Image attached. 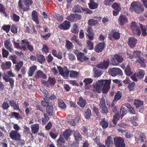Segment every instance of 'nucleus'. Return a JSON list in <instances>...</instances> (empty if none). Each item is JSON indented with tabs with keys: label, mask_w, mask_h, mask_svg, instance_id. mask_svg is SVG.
Here are the masks:
<instances>
[{
	"label": "nucleus",
	"mask_w": 147,
	"mask_h": 147,
	"mask_svg": "<svg viewBox=\"0 0 147 147\" xmlns=\"http://www.w3.org/2000/svg\"><path fill=\"white\" fill-rule=\"evenodd\" d=\"M111 82L110 79L98 80L96 82V84L94 85L93 91L100 93L102 89V93L107 94L109 91Z\"/></svg>",
	"instance_id": "obj_1"
},
{
	"label": "nucleus",
	"mask_w": 147,
	"mask_h": 147,
	"mask_svg": "<svg viewBox=\"0 0 147 147\" xmlns=\"http://www.w3.org/2000/svg\"><path fill=\"white\" fill-rule=\"evenodd\" d=\"M57 68L60 74L65 79H68L69 72V77L70 78H76L78 77L79 76V72L72 70L69 71L66 66H64L63 68L60 66H58Z\"/></svg>",
	"instance_id": "obj_2"
},
{
	"label": "nucleus",
	"mask_w": 147,
	"mask_h": 147,
	"mask_svg": "<svg viewBox=\"0 0 147 147\" xmlns=\"http://www.w3.org/2000/svg\"><path fill=\"white\" fill-rule=\"evenodd\" d=\"M130 10L131 12L135 11L138 14L141 13L144 11L143 5L138 1L132 2L131 5Z\"/></svg>",
	"instance_id": "obj_3"
},
{
	"label": "nucleus",
	"mask_w": 147,
	"mask_h": 147,
	"mask_svg": "<svg viewBox=\"0 0 147 147\" xmlns=\"http://www.w3.org/2000/svg\"><path fill=\"white\" fill-rule=\"evenodd\" d=\"M23 3L26 6L23 5L21 1H19L18 5L20 9H22L24 11H27L30 9V6L33 3L32 0H22Z\"/></svg>",
	"instance_id": "obj_4"
},
{
	"label": "nucleus",
	"mask_w": 147,
	"mask_h": 147,
	"mask_svg": "<svg viewBox=\"0 0 147 147\" xmlns=\"http://www.w3.org/2000/svg\"><path fill=\"white\" fill-rule=\"evenodd\" d=\"M114 144L116 147H125L126 144L125 140L121 137H115L113 139Z\"/></svg>",
	"instance_id": "obj_5"
},
{
	"label": "nucleus",
	"mask_w": 147,
	"mask_h": 147,
	"mask_svg": "<svg viewBox=\"0 0 147 147\" xmlns=\"http://www.w3.org/2000/svg\"><path fill=\"white\" fill-rule=\"evenodd\" d=\"M120 38V33L119 31L117 30H113L108 34V38L111 40L113 38L115 40H118Z\"/></svg>",
	"instance_id": "obj_6"
},
{
	"label": "nucleus",
	"mask_w": 147,
	"mask_h": 147,
	"mask_svg": "<svg viewBox=\"0 0 147 147\" xmlns=\"http://www.w3.org/2000/svg\"><path fill=\"white\" fill-rule=\"evenodd\" d=\"M130 28L132 30L134 34L139 36L141 34V30L138 26H137L136 22H133L131 23Z\"/></svg>",
	"instance_id": "obj_7"
},
{
	"label": "nucleus",
	"mask_w": 147,
	"mask_h": 147,
	"mask_svg": "<svg viewBox=\"0 0 147 147\" xmlns=\"http://www.w3.org/2000/svg\"><path fill=\"white\" fill-rule=\"evenodd\" d=\"M10 138L16 141H19L21 138V135L16 131L11 130L9 133Z\"/></svg>",
	"instance_id": "obj_8"
},
{
	"label": "nucleus",
	"mask_w": 147,
	"mask_h": 147,
	"mask_svg": "<svg viewBox=\"0 0 147 147\" xmlns=\"http://www.w3.org/2000/svg\"><path fill=\"white\" fill-rule=\"evenodd\" d=\"M86 30L87 32V33H86L87 37L90 40H92L94 39V33L92 27L90 26H88Z\"/></svg>",
	"instance_id": "obj_9"
},
{
	"label": "nucleus",
	"mask_w": 147,
	"mask_h": 147,
	"mask_svg": "<svg viewBox=\"0 0 147 147\" xmlns=\"http://www.w3.org/2000/svg\"><path fill=\"white\" fill-rule=\"evenodd\" d=\"M110 60L109 59L107 60H104L102 62H101L96 65V67L102 69H107L109 65Z\"/></svg>",
	"instance_id": "obj_10"
},
{
	"label": "nucleus",
	"mask_w": 147,
	"mask_h": 147,
	"mask_svg": "<svg viewBox=\"0 0 147 147\" xmlns=\"http://www.w3.org/2000/svg\"><path fill=\"white\" fill-rule=\"evenodd\" d=\"M106 47L105 43L103 42L98 43L94 48V50L96 53H100L102 52Z\"/></svg>",
	"instance_id": "obj_11"
},
{
	"label": "nucleus",
	"mask_w": 147,
	"mask_h": 147,
	"mask_svg": "<svg viewBox=\"0 0 147 147\" xmlns=\"http://www.w3.org/2000/svg\"><path fill=\"white\" fill-rule=\"evenodd\" d=\"M122 70L120 69L114 67L109 70V74L113 76H115L118 75H121Z\"/></svg>",
	"instance_id": "obj_12"
},
{
	"label": "nucleus",
	"mask_w": 147,
	"mask_h": 147,
	"mask_svg": "<svg viewBox=\"0 0 147 147\" xmlns=\"http://www.w3.org/2000/svg\"><path fill=\"white\" fill-rule=\"evenodd\" d=\"M128 20L127 17L124 15H121L118 19V22L119 24L123 26L127 23Z\"/></svg>",
	"instance_id": "obj_13"
},
{
	"label": "nucleus",
	"mask_w": 147,
	"mask_h": 147,
	"mask_svg": "<svg viewBox=\"0 0 147 147\" xmlns=\"http://www.w3.org/2000/svg\"><path fill=\"white\" fill-rule=\"evenodd\" d=\"M93 81V80L91 78H85L83 82L84 83V88L86 90H89L91 87V84Z\"/></svg>",
	"instance_id": "obj_14"
},
{
	"label": "nucleus",
	"mask_w": 147,
	"mask_h": 147,
	"mask_svg": "<svg viewBox=\"0 0 147 147\" xmlns=\"http://www.w3.org/2000/svg\"><path fill=\"white\" fill-rule=\"evenodd\" d=\"M70 27V23L68 21L65 20L58 27L61 29L66 30L69 29Z\"/></svg>",
	"instance_id": "obj_15"
},
{
	"label": "nucleus",
	"mask_w": 147,
	"mask_h": 147,
	"mask_svg": "<svg viewBox=\"0 0 147 147\" xmlns=\"http://www.w3.org/2000/svg\"><path fill=\"white\" fill-rule=\"evenodd\" d=\"M112 7L114 9L113 11V15L114 16H117L121 9L120 7L117 3H114L112 5Z\"/></svg>",
	"instance_id": "obj_16"
},
{
	"label": "nucleus",
	"mask_w": 147,
	"mask_h": 147,
	"mask_svg": "<svg viewBox=\"0 0 147 147\" xmlns=\"http://www.w3.org/2000/svg\"><path fill=\"white\" fill-rule=\"evenodd\" d=\"M135 62L140 64L141 67L145 68L146 66L145 63L147 62L146 59L142 57H141L136 60Z\"/></svg>",
	"instance_id": "obj_17"
},
{
	"label": "nucleus",
	"mask_w": 147,
	"mask_h": 147,
	"mask_svg": "<svg viewBox=\"0 0 147 147\" xmlns=\"http://www.w3.org/2000/svg\"><path fill=\"white\" fill-rule=\"evenodd\" d=\"M22 44L26 45L28 50L30 52H32L34 49L33 46L29 44L28 40L26 39H23L21 40Z\"/></svg>",
	"instance_id": "obj_18"
},
{
	"label": "nucleus",
	"mask_w": 147,
	"mask_h": 147,
	"mask_svg": "<svg viewBox=\"0 0 147 147\" xmlns=\"http://www.w3.org/2000/svg\"><path fill=\"white\" fill-rule=\"evenodd\" d=\"M34 77L36 79L39 78H43L45 79L47 78V76L45 74L43 73V71L40 70H38L35 73Z\"/></svg>",
	"instance_id": "obj_19"
},
{
	"label": "nucleus",
	"mask_w": 147,
	"mask_h": 147,
	"mask_svg": "<svg viewBox=\"0 0 147 147\" xmlns=\"http://www.w3.org/2000/svg\"><path fill=\"white\" fill-rule=\"evenodd\" d=\"M137 42L136 39L133 37H131L128 39V44L131 48H133L136 45Z\"/></svg>",
	"instance_id": "obj_20"
},
{
	"label": "nucleus",
	"mask_w": 147,
	"mask_h": 147,
	"mask_svg": "<svg viewBox=\"0 0 147 147\" xmlns=\"http://www.w3.org/2000/svg\"><path fill=\"white\" fill-rule=\"evenodd\" d=\"M32 19L36 24L38 25L39 24L38 14L37 11L35 10H33L31 13Z\"/></svg>",
	"instance_id": "obj_21"
},
{
	"label": "nucleus",
	"mask_w": 147,
	"mask_h": 147,
	"mask_svg": "<svg viewBox=\"0 0 147 147\" xmlns=\"http://www.w3.org/2000/svg\"><path fill=\"white\" fill-rule=\"evenodd\" d=\"M4 45L5 48L10 52H12L13 51V49L12 48L9 39L4 41Z\"/></svg>",
	"instance_id": "obj_22"
},
{
	"label": "nucleus",
	"mask_w": 147,
	"mask_h": 147,
	"mask_svg": "<svg viewBox=\"0 0 147 147\" xmlns=\"http://www.w3.org/2000/svg\"><path fill=\"white\" fill-rule=\"evenodd\" d=\"M77 59L80 61L81 62H83L88 60V58L85 56L84 53L80 52V53L77 55Z\"/></svg>",
	"instance_id": "obj_23"
},
{
	"label": "nucleus",
	"mask_w": 147,
	"mask_h": 147,
	"mask_svg": "<svg viewBox=\"0 0 147 147\" xmlns=\"http://www.w3.org/2000/svg\"><path fill=\"white\" fill-rule=\"evenodd\" d=\"M97 17H95L94 19H89L88 21V26H94L97 24L99 23V21L98 20L95 19V18H98Z\"/></svg>",
	"instance_id": "obj_24"
},
{
	"label": "nucleus",
	"mask_w": 147,
	"mask_h": 147,
	"mask_svg": "<svg viewBox=\"0 0 147 147\" xmlns=\"http://www.w3.org/2000/svg\"><path fill=\"white\" fill-rule=\"evenodd\" d=\"M54 108L53 106L50 104L47 106L46 108V112L49 116H53Z\"/></svg>",
	"instance_id": "obj_25"
},
{
	"label": "nucleus",
	"mask_w": 147,
	"mask_h": 147,
	"mask_svg": "<svg viewBox=\"0 0 147 147\" xmlns=\"http://www.w3.org/2000/svg\"><path fill=\"white\" fill-rule=\"evenodd\" d=\"M74 136L75 140L77 142H79L82 140V137L80 134L79 131H76L74 132Z\"/></svg>",
	"instance_id": "obj_26"
},
{
	"label": "nucleus",
	"mask_w": 147,
	"mask_h": 147,
	"mask_svg": "<svg viewBox=\"0 0 147 147\" xmlns=\"http://www.w3.org/2000/svg\"><path fill=\"white\" fill-rule=\"evenodd\" d=\"M37 66L36 65H33L30 66L29 69V70L28 73V76L31 77L34 74L35 71L37 69Z\"/></svg>",
	"instance_id": "obj_27"
},
{
	"label": "nucleus",
	"mask_w": 147,
	"mask_h": 147,
	"mask_svg": "<svg viewBox=\"0 0 147 147\" xmlns=\"http://www.w3.org/2000/svg\"><path fill=\"white\" fill-rule=\"evenodd\" d=\"M83 7L79 5H75L72 8V11L75 13H78L82 12Z\"/></svg>",
	"instance_id": "obj_28"
},
{
	"label": "nucleus",
	"mask_w": 147,
	"mask_h": 147,
	"mask_svg": "<svg viewBox=\"0 0 147 147\" xmlns=\"http://www.w3.org/2000/svg\"><path fill=\"white\" fill-rule=\"evenodd\" d=\"M31 129L32 132L35 134L36 133L39 129V126L38 124H32L31 125Z\"/></svg>",
	"instance_id": "obj_29"
},
{
	"label": "nucleus",
	"mask_w": 147,
	"mask_h": 147,
	"mask_svg": "<svg viewBox=\"0 0 147 147\" xmlns=\"http://www.w3.org/2000/svg\"><path fill=\"white\" fill-rule=\"evenodd\" d=\"M77 103L80 107L83 108L86 105V102L82 97L81 96L80 97L79 101L77 102Z\"/></svg>",
	"instance_id": "obj_30"
},
{
	"label": "nucleus",
	"mask_w": 147,
	"mask_h": 147,
	"mask_svg": "<svg viewBox=\"0 0 147 147\" xmlns=\"http://www.w3.org/2000/svg\"><path fill=\"white\" fill-rule=\"evenodd\" d=\"M136 74V76L139 79H142L144 77L145 72L143 70L140 69L138 70V72Z\"/></svg>",
	"instance_id": "obj_31"
},
{
	"label": "nucleus",
	"mask_w": 147,
	"mask_h": 147,
	"mask_svg": "<svg viewBox=\"0 0 147 147\" xmlns=\"http://www.w3.org/2000/svg\"><path fill=\"white\" fill-rule=\"evenodd\" d=\"M135 102H134L133 104L136 108L140 107L143 105L144 102L139 99H135L134 100Z\"/></svg>",
	"instance_id": "obj_32"
},
{
	"label": "nucleus",
	"mask_w": 147,
	"mask_h": 147,
	"mask_svg": "<svg viewBox=\"0 0 147 147\" xmlns=\"http://www.w3.org/2000/svg\"><path fill=\"white\" fill-rule=\"evenodd\" d=\"M122 97L121 93L120 91H118L115 95L113 101L116 102L121 99Z\"/></svg>",
	"instance_id": "obj_33"
},
{
	"label": "nucleus",
	"mask_w": 147,
	"mask_h": 147,
	"mask_svg": "<svg viewBox=\"0 0 147 147\" xmlns=\"http://www.w3.org/2000/svg\"><path fill=\"white\" fill-rule=\"evenodd\" d=\"M113 144L112 138L110 136H108L105 141V144L107 147H110Z\"/></svg>",
	"instance_id": "obj_34"
},
{
	"label": "nucleus",
	"mask_w": 147,
	"mask_h": 147,
	"mask_svg": "<svg viewBox=\"0 0 147 147\" xmlns=\"http://www.w3.org/2000/svg\"><path fill=\"white\" fill-rule=\"evenodd\" d=\"M11 63L10 61L6 62L5 63H3L1 66V67L4 69H8L11 67Z\"/></svg>",
	"instance_id": "obj_35"
},
{
	"label": "nucleus",
	"mask_w": 147,
	"mask_h": 147,
	"mask_svg": "<svg viewBox=\"0 0 147 147\" xmlns=\"http://www.w3.org/2000/svg\"><path fill=\"white\" fill-rule=\"evenodd\" d=\"M121 119H122L124 116L127 113V110L125 106L122 105L120 109Z\"/></svg>",
	"instance_id": "obj_36"
},
{
	"label": "nucleus",
	"mask_w": 147,
	"mask_h": 147,
	"mask_svg": "<svg viewBox=\"0 0 147 147\" xmlns=\"http://www.w3.org/2000/svg\"><path fill=\"white\" fill-rule=\"evenodd\" d=\"M100 124L103 129H105L108 127L109 123L108 122L106 121L105 119L104 118L101 120L100 122Z\"/></svg>",
	"instance_id": "obj_37"
},
{
	"label": "nucleus",
	"mask_w": 147,
	"mask_h": 147,
	"mask_svg": "<svg viewBox=\"0 0 147 147\" xmlns=\"http://www.w3.org/2000/svg\"><path fill=\"white\" fill-rule=\"evenodd\" d=\"M71 130L67 129L65 130L63 133V136L65 139L67 140L69 137L71 135Z\"/></svg>",
	"instance_id": "obj_38"
},
{
	"label": "nucleus",
	"mask_w": 147,
	"mask_h": 147,
	"mask_svg": "<svg viewBox=\"0 0 147 147\" xmlns=\"http://www.w3.org/2000/svg\"><path fill=\"white\" fill-rule=\"evenodd\" d=\"M120 115L119 113H116L113 116L112 121L115 125L117 124V121L119 120Z\"/></svg>",
	"instance_id": "obj_39"
},
{
	"label": "nucleus",
	"mask_w": 147,
	"mask_h": 147,
	"mask_svg": "<svg viewBox=\"0 0 147 147\" xmlns=\"http://www.w3.org/2000/svg\"><path fill=\"white\" fill-rule=\"evenodd\" d=\"M23 65V62L22 61H20L17 64L15 65V70L17 71H20V68L22 67Z\"/></svg>",
	"instance_id": "obj_40"
},
{
	"label": "nucleus",
	"mask_w": 147,
	"mask_h": 147,
	"mask_svg": "<svg viewBox=\"0 0 147 147\" xmlns=\"http://www.w3.org/2000/svg\"><path fill=\"white\" fill-rule=\"evenodd\" d=\"M91 115V110L90 109H88L85 111L84 116L86 119H90Z\"/></svg>",
	"instance_id": "obj_41"
},
{
	"label": "nucleus",
	"mask_w": 147,
	"mask_h": 147,
	"mask_svg": "<svg viewBox=\"0 0 147 147\" xmlns=\"http://www.w3.org/2000/svg\"><path fill=\"white\" fill-rule=\"evenodd\" d=\"M14 45L16 48H19L20 49H23L24 51H25L26 50V47L25 45H22V46H20L19 44L18 43L13 42Z\"/></svg>",
	"instance_id": "obj_42"
},
{
	"label": "nucleus",
	"mask_w": 147,
	"mask_h": 147,
	"mask_svg": "<svg viewBox=\"0 0 147 147\" xmlns=\"http://www.w3.org/2000/svg\"><path fill=\"white\" fill-rule=\"evenodd\" d=\"M44 117L41 119L42 125H45L50 119L49 118L45 113L44 114Z\"/></svg>",
	"instance_id": "obj_43"
},
{
	"label": "nucleus",
	"mask_w": 147,
	"mask_h": 147,
	"mask_svg": "<svg viewBox=\"0 0 147 147\" xmlns=\"http://www.w3.org/2000/svg\"><path fill=\"white\" fill-rule=\"evenodd\" d=\"M136 83L134 82H132L130 83L127 86V88L129 91L131 92L134 90L135 87L136 86Z\"/></svg>",
	"instance_id": "obj_44"
},
{
	"label": "nucleus",
	"mask_w": 147,
	"mask_h": 147,
	"mask_svg": "<svg viewBox=\"0 0 147 147\" xmlns=\"http://www.w3.org/2000/svg\"><path fill=\"white\" fill-rule=\"evenodd\" d=\"M53 16L59 22H61L63 21V17L62 15H60L59 14L55 13L53 14Z\"/></svg>",
	"instance_id": "obj_45"
},
{
	"label": "nucleus",
	"mask_w": 147,
	"mask_h": 147,
	"mask_svg": "<svg viewBox=\"0 0 147 147\" xmlns=\"http://www.w3.org/2000/svg\"><path fill=\"white\" fill-rule=\"evenodd\" d=\"M94 77H98L100 76L102 74V72L100 70L94 69Z\"/></svg>",
	"instance_id": "obj_46"
},
{
	"label": "nucleus",
	"mask_w": 147,
	"mask_h": 147,
	"mask_svg": "<svg viewBox=\"0 0 147 147\" xmlns=\"http://www.w3.org/2000/svg\"><path fill=\"white\" fill-rule=\"evenodd\" d=\"M114 57H115L117 62H118L119 64L122 63L123 59L121 56L118 54L114 55Z\"/></svg>",
	"instance_id": "obj_47"
},
{
	"label": "nucleus",
	"mask_w": 147,
	"mask_h": 147,
	"mask_svg": "<svg viewBox=\"0 0 147 147\" xmlns=\"http://www.w3.org/2000/svg\"><path fill=\"white\" fill-rule=\"evenodd\" d=\"M37 58V61L41 64L45 61V57L43 55H40Z\"/></svg>",
	"instance_id": "obj_48"
},
{
	"label": "nucleus",
	"mask_w": 147,
	"mask_h": 147,
	"mask_svg": "<svg viewBox=\"0 0 147 147\" xmlns=\"http://www.w3.org/2000/svg\"><path fill=\"white\" fill-rule=\"evenodd\" d=\"M71 31V32L73 33L78 34L79 32V30L78 29V26L76 24H74Z\"/></svg>",
	"instance_id": "obj_49"
},
{
	"label": "nucleus",
	"mask_w": 147,
	"mask_h": 147,
	"mask_svg": "<svg viewBox=\"0 0 147 147\" xmlns=\"http://www.w3.org/2000/svg\"><path fill=\"white\" fill-rule=\"evenodd\" d=\"M66 44L65 47L66 49L68 50H69L71 49L73 47V45L72 43L69 40H67L66 41Z\"/></svg>",
	"instance_id": "obj_50"
},
{
	"label": "nucleus",
	"mask_w": 147,
	"mask_h": 147,
	"mask_svg": "<svg viewBox=\"0 0 147 147\" xmlns=\"http://www.w3.org/2000/svg\"><path fill=\"white\" fill-rule=\"evenodd\" d=\"M58 105L62 109H64L66 108V105L64 102L60 99H58Z\"/></svg>",
	"instance_id": "obj_51"
},
{
	"label": "nucleus",
	"mask_w": 147,
	"mask_h": 147,
	"mask_svg": "<svg viewBox=\"0 0 147 147\" xmlns=\"http://www.w3.org/2000/svg\"><path fill=\"white\" fill-rule=\"evenodd\" d=\"M90 40H87L86 41V44L88 49L90 50H92L93 49V44Z\"/></svg>",
	"instance_id": "obj_52"
},
{
	"label": "nucleus",
	"mask_w": 147,
	"mask_h": 147,
	"mask_svg": "<svg viewBox=\"0 0 147 147\" xmlns=\"http://www.w3.org/2000/svg\"><path fill=\"white\" fill-rule=\"evenodd\" d=\"M125 72L126 74L128 76H130L133 73L131 72L129 66V65H127L125 69Z\"/></svg>",
	"instance_id": "obj_53"
},
{
	"label": "nucleus",
	"mask_w": 147,
	"mask_h": 147,
	"mask_svg": "<svg viewBox=\"0 0 147 147\" xmlns=\"http://www.w3.org/2000/svg\"><path fill=\"white\" fill-rule=\"evenodd\" d=\"M89 7L90 9H94L96 8L98 6V4L95 3H88Z\"/></svg>",
	"instance_id": "obj_54"
},
{
	"label": "nucleus",
	"mask_w": 147,
	"mask_h": 147,
	"mask_svg": "<svg viewBox=\"0 0 147 147\" xmlns=\"http://www.w3.org/2000/svg\"><path fill=\"white\" fill-rule=\"evenodd\" d=\"M10 28V25H3L1 28V29L7 33H8L9 32Z\"/></svg>",
	"instance_id": "obj_55"
},
{
	"label": "nucleus",
	"mask_w": 147,
	"mask_h": 147,
	"mask_svg": "<svg viewBox=\"0 0 147 147\" xmlns=\"http://www.w3.org/2000/svg\"><path fill=\"white\" fill-rule=\"evenodd\" d=\"M18 28L17 27L15 24H12L11 26H10V29L11 32L13 33H16L17 32Z\"/></svg>",
	"instance_id": "obj_56"
},
{
	"label": "nucleus",
	"mask_w": 147,
	"mask_h": 147,
	"mask_svg": "<svg viewBox=\"0 0 147 147\" xmlns=\"http://www.w3.org/2000/svg\"><path fill=\"white\" fill-rule=\"evenodd\" d=\"M11 18L13 21L16 22H18L19 21L20 17L16 13H13Z\"/></svg>",
	"instance_id": "obj_57"
},
{
	"label": "nucleus",
	"mask_w": 147,
	"mask_h": 147,
	"mask_svg": "<svg viewBox=\"0 0 147 147\" xmlns=\"http://www.w3.org/2000/svg\"><path fill=\"white\" fill-rule=\"evenodd\" d=\"M141 52L140 51H133V54L134 57L138 59L141 57Z\"/></svg>",
	"instance_id": "obj_58"
},
{
	"label": "nucleus",
	"mask_w": 147,
	"mask_h": 147,
	"mask_svg": "<svg viewBox=\"0 0 147 147\" xmlns=\"http://www.w3.org/2000/svg\"><path fill=\"white\" fill-rule=\"evenodd\" d=\"M99 105L100 108L106 106L105 100L104 98L102 97L100 99Z\"/></svg>",
	"instance_id": "obj_59"
},
{
	"label": "nucleus",
	"mask_w": 147,
	"mask_h": 147,
	"mask_svg": "<svg viewBox=\"0 0 147 147\" xmlns=\"http://www.w3.org/2000/svg\"><path fill=\"white\" fill-rule=\"evenodd\" d=\"M57 142L58 144L60 145H61V143H64L65 141L63 137L60 135L59 138L57 140Z\"/></svg>",
	"instance_id": "obj_60"
},
{
	"label": "nucleus",
	"mask_w": 147,
	"mask_h": 147,
	"mask_svg": "<svg viewBox=\"0 0 147 147\" xmlns=\"http://www.w3.org/2000/svg\"><path fill=\"white\" fill-rule=\"evenodd\" d=\"M111 64L113 65L117 66L119 65V63L117 61H116V59L115 57H114L110 58Z\"/></svg>",
	"instance_id": "obj_61"
},
{
	"label": "nucleus",
	"mask_w": 147,
	"mask_h": 147,
	"mask_svg": "<svg viewBox=\"0 0 147 147\" xmlns=\"http://www.w3.org/2000/svg\"><path fill=\"white\" fill-rule=\"evenodd\" d=\"M75 18V14H72L66 17V19L70 22L74 21Z\"/></svg>",
	"instance_id": "obj_62"
},
{
	"label": "nucleus",
	"mask_w": 147,
	"mask_h": 147,
	"mask_svg": "<svg viewBox=\"0 0 147 147\" xmlns=\"http://www.w3.org/2000/svg\"><path fill=\"white\" fill-rule=\"evenodd\" d=\"M101 112L102 113L107 114L108 113H109L108 108L107 106L101 107Z\"/></svg>",
	"instance_id": "obj_63"
},
{
	"label": "nucleus",
	"mask_w": 147,
	"mask_h": 147,
	"mask_svg": "<svg viewBox=\"0 0 147 147\" xmlns=\"http://www.w3.org/2000/svg\"><path fill=\"white\" fill-rule=\"evenodd\" d=\"M42 51V52H44L46 54L49 52L48 48L46 45L44 44L43 45Z\"/></svg>",
	"instance_id": "obj_64"
}]
</instances>
